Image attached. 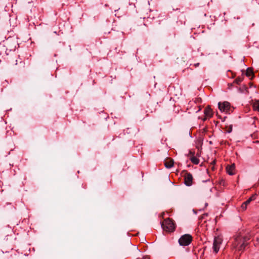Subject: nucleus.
<instances>
[{
	"mask_svg": "<svg viewBox=\"0 0 259 259\" xmlns=\"http://www.w3.org/2000/svg\"><path fill=\"white\" fill-rule=\"evenodd\" d=\"M233 83H229V84H228V85H229V88H231V87H232L233 86Z\"/></svg>",
	"mask_w": 259,
	"mask_h": 259,
	"instance_id": "412c9836",
	"label": "nucleus"
},
{
	"mask_svg": "<svg viewBox=\"0 0 259 259\" xmlns=\"http://www.w3.org/2000/svg\"><path fill=\"white\" fill-rule=\"evenodd\" d=\"M247 205H246L244 202H243L241 205V208L243 210H245L247 207Z\"/></svg>",
	"mask_w": 259,
	"mask_h": 259,
	"instance_id": "2eb2a0df",
	"label": "nucleus"
},
{
	"mask_svg": "<svg viewBox=\"0 0 259 259\" xmlns=\"http://www.w3.org/2000/svg\"><path fill=\"white\" fill-rule=\"evenodd\" d=\"M222 243L221 238L218 237H215L214 238L213 243V251L217 253L220 249V245Z\"/></svg>",
	"mask_w": 259,
	"mask_h": 259,
	"instance_id": "423d86ee",
	"label": "nucleus"
},
{
	"mask_svg": "<svg viewBox=\"0 0 259 259\" xmlns=\"http://www.w3.org/2000/svg\"><path fill=\"white\" fill-rule=\"evenodd\" d=\"M206 119V118H204L203 120H205Z\"/></svg>",
	"mask_w": 259,
	"mask_h": 259,
	"instance_id": "a878e982",
	"label": "nucleus"
},
{
	"mask_svg": "<svg viewBox=\"0 0 259 259\" xmlns=\"http://www.w3.org/2000/svg\"><path fill=\"white\" fill-rule=\"evenodd\" d=\"M199 63H196V64H194V66L195 67H198L199 66Z\"/></svg>",
	"mask_w": 259,
	"mask_h": 259,
	"instance_id": "aec40b11",
	"label": "nucleus"
},
{
	"mask_svg": "<svg viewBox=\"0 0 259 259\" xmlns=\"http://www.w3.org/2000/svg\"><path fill=\"white\" fill-rule=\"evenodd\" d=\"M235 164H232L231 165H227L226 169L229 175H233L235 174Z\"/></svg>",
	"mask_w": 259,
	"mask_h": 259,
	"instance_id": "6e6552de",
	"label": "nucleus"
},
{
	"mask_svg": "<svg viewBox=\"0 0 259 259\" xmlns=\"http://www.w3.org/2000/svg\"><path fill=\"white\" fill-rule=\"evenodd\" d=\"M245 74L248 77L251 75H252V77L254 76L253 70L251 68H248L247 69Z\"/></svg>",
	"mask_w": 259,
	"mask_h": 259,
	"instance_id": "ddd939ff",
	"label": "nucleus"
},
{
	"mask_svg": "<svg viewBox=\"0 0 259 259\" xmlns=\"http://www.w3.org/2000/svg\"><path fill=\"white\" fill-rule=\"evenodd\" d=\"M251 201V199L249 198L246 201L244 202V203L246 205H248L250 203Z\"/></svg>",
	"mask_w": 259,
	"mask_h": 259,
	"instance_id": "f3484780",
	"label": "nucleus"
},
{
	"mask_svg": "<svg viewBox=\"0 0 259 259\" xmlns=\"http://www.w3.org/2000/svg\"><path fill=\"white\" fill-rule=\"evenodd\" d=\"M218 107L220 110L222 112H225L229 114L233 112V109H232L230 106V104L228 102L225 101L223 103L219 102L218 103Z\"/></svg>",
	"mask_w": 259,
	"mask_h": 259,
	"instance_id": "7ed1b4c3",
	"label": "nucleus"
},
{
	"mask_svg": "<svg viewBox=\"0 0 259 259\" xmlns=\"http://www.w3.org/2000/svg\"><path fill=\"white\" fill-rule=\"evenodd\" d=\"M182 176L184 177L185 184L186 186H190L192 185L193 176L192 174L184 170L182 172Z\"/></svg>",
	"mask_w": 259,
	"mask_h": 259,
	"instance_id": "20e7f679",
	"label": "nucleus"
},
{
	"mask_svg": "<svg viewBox=\"0 0 259 259\" xmlns=\"http://www.w3.org/2000/svg\"><path fill=\"white\" fill-rule=\"evenodd\" d=\"M246 242L247 241L242 242V244H240L237 249L239 251H243L245 247L248 245V243Z\"/></svg>",
	"mask_w": 259,
	"mask_h": 259,
	"instance_id": "f8f14e48",
	"label": "nucleus"
},
{
	"mask_svg": "<svg viewBox=\"0 0 259 259\" xmlns=\"http://www.w3.org/2000/svg\"><path fill=\"white\" fill-rule=\"evenodd\" d=\"M189 155L190 156V160L192 162L195 164H198L199 162V160L194 156V152L190 151Z\"/></svg>",
	"mask_w": 259,
	"mask_h": 259,
	"instance_id": "1a4fd4ad",
	"label": "nucleus"
},
{
	"mask_svg": "<svg viewBox=\"0 0 259 259\" xmlns=\"http://www.w3.org/2000/svg\"><path fill=\"white\" fill-rule=\"evenodd\" d=\"M256 0H250V3H252L253 1H256Z\"/></svg>",
	"mask_w": 259,
	"mask_h": 259,
	"instance_id": "4be33fe9",
	"label": "nucleus"
},
{
	"mask_svg": "<svg viewBox=\"0 0 259 259\" xmlns=\"http://www.w3.org/2000/svg\"><path fill=\"white\" fill-rule=\"evenodd\" d=\"M215 161H213L212 162V163H211V164H214L215 163Z\"/></svg>",
	"mask_w": 259,
	"mask_h": 259,
	"instance_id": "5701e85b",
	"label": "nucleus"
},
{
	"mask_svg": "<svg viewBox=\"0 0 259 259\" xmlns=\"http://www.w3.org/2000/svg\"><path fill=\"white\" fill-rule=\"evenodd\" d=\"M214 166H212V167H211V169H212V170H213V169H214Z\"/></svg>",
	"mask_w": 259,
	"mask_h": 259,
	"instance_id": "393cba45",
	"label": "nucleus"
},
{
	"mask_svg": "<svg viewBox=\"0 0 259 259\" xmlns=\"http://www.w3.org/2000/svg\"><path fill=\"white\" fill-rule=\"evenodd\" d=\"M164 163L165 166L167 168H169L173 166L174 161L171 158H167L164 160Z\"/></svg>",
	"mask_w": 259,
	"mask_h": 259,
	"instance_id": "0eeeda50",
	"label": "nucleus"
},
{
	"mask_svg": "<svg viewBox=\"0 0 259 259\" xmlns=\"http://www.w3.org/2000/svg\"><path fill=\"white\" fill-rule=\"evenodd\" d=\"M253 109L259 112V100H254L252 102Z\"/></svg>",
	"mask_w": 259,
	"mask_h": 259,
	"instance_id": "9b49d317",
	"label": "nucleus"
},
{
	"mask_svg": "<svg viewBox=\"0 0 259 259\" xmlns=\"http://www.w3.org/2000/svg\"><path fill=\"white\" fill-rule=\"evenodd\" d=\"M232 131V126L230 125L229 126L228 129L227 130V132L229 133H231Z\"/></svg>",
	"mask_w": 259,
	"mask_h": 259,
	"instance_id": "6ab92c4d",
	"label": "nucleus"
},
{
	"mask_svg": "<svg viewBox=\"0 0 259 259\" xmlns=\"http://www.w3.org/2000/svg\"><path fill=\"white\" fill-rule=\"evenodd\" d=\"M249 239V238L247 236L245 237H240L238 236L235 239L234 242L233 243L234 247L236 249H238L239 246L242 244L243 241H247Z\"/></svg>",
	"mask_w": 259,
	"mask_h": 259,
	"instance_id": "39448f33",
	"label": "nucleus"
},
{
	"mask_svg": "<svg viewBox=\"0 0 259 259\" xmlns=\"http://www.w3.org/2000/svg\"><path fill=\"white\" fill-rule=\"evenodd\" d=\"M243 76L242 77H238L237 78H236L233 83H236L238 84H239L240 82L243 80Z\"/></svg>",
	"mask_w": 259,
	"mask_h": 259,
	"instance_id": "4468645a",
	"label": "nucleus"
},
{
	"mask_svg": "<svg viewBox=\"0 0 259 259\" xmlns=\"http://www.w3.org/2000/svg\"><path fill=\"white\" fill-rule=\"evenodd\" d=\"M256 194H254L249 198V199H251V201H252V200H254L256 198Z\"/></svg>",
	"mask_w": 259,
	"mask_h": 259,
	"instance_id": "dca6fc26",
	"label": "nucleus"
},
{
	"mask_svg": "<svg viewBox=\"0 0 259 259\" xmlns=\"http://www.w3.org/2000/svg\"><path fill=\"white\" fill-rule=\"evenodd\" d=\"M192 240V237L190 234L182 235L179 239V243L181 246H187L189 245Z\"/></svg>",
	"mask_w": 259,
	"mask_h": 259,
	"instance_id": "f03ea898",
	"label": "nucleus"
},
{
	"mask_svg": "<svg viewBox=\"0 0 259 259\" xmlns=\"http://www.w3.org/2000/svg\"><path fill=\"white\" fill-rule=\"evenodd\" d=\"M257 243H258V244H259V238H258V239H257Z\"/></svg>",
	"mask_w": 259,
	"mask_h": 259,
	"instance_id": "b1692460",
	"label": "nucleus"
},
{
	"mask_svg": "<svg viewBox=\"0 0 259 259\" xmlns=\"http://www.w3.org/2000/svg\"><path fill=\"white\" fill-rule=\"evenodd\" d=\"M161 227L162 229L167 232H173L175 229V225L174 221L167 218L164 220L161 223Z\"/></svg>",
	"mask_w": 259,
	"mask_h": 259,
	"instance_id": "f257e3e1",
	"label": "nucleus"
},
{
	"mask_svg": "<svg viewBox=\"0 0 259 259\" xmlns=\"http://www.w3.org/2000/svg\"><path fill=\"white\" fill-rule=\"evenodd\" d=\"M204 113L206 116L208 117H211L212 116L213 113L212 109L210 108V107L209 106H207L204 111Z\"/></svg>",
	"mask_w": 259,
	"mask_h": 259,
	"instance_id": "9d476101",
	"label": "nucleus"
},
{
	"mask_svg": "<svg viewBox=\"0 0 259 259\" xmlns=\"http://www.w3.org/2000/svg\"><path fill=\"white\" fill-rule=\"evenodd\" d=\"M207 216V213H204L202 214L199 218L200 220H203L205 219V217Z\"/></svg>",
	"mask_w": 259,
	"mask_h": 259,
	"instance_id": "a211bd4d",
	"label": "nucleus"
}]
</instances>
